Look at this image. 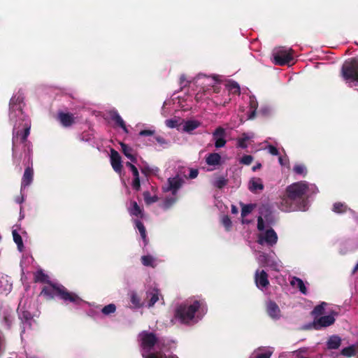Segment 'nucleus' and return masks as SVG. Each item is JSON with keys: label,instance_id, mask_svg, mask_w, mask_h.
Listing matches in <instances>:
<instances>
[{"label": "nucleus", "instance_id": "obj_18", "mask_svg": "<svg viewBox=\"0 0 358 358\" xmlns=\"http://www.w3.org/2000/svg\"><path fill=\"white\" fill-rule=\"evenodd\" d=\"M110 159L111 166L114 171L117 173H121L122 169V165L121 157L118 152H117L114 149H111Z\"/></svg>", "mask_w": 358, "mask_h": 358}, {"label": "nucleus", "instance_id": "obj_60", "mask_svg": "<svg viewBox=\"0 0 358 358\" xmlns=\"http://www.w3.org/2000/svg\"><path fill=\"white\" fill-rule=\"evenodd\" d=\"M278 162L281 166H285L287 164V160L282 157H278Z\"/></svg>", "mask_w": 358, "mask_h": 358}, {"label": "nucleus", "instance_id": "obj_48", "mask_svg": "<svg viewBox=\"0 0 358 358\" xmlns=\"http://www.w3.org/2000/svg\"><path fill=\"white\" fill-rule=\"evenodd\" d=\"M253 159L254 158L252 155H245L240 159L239 162L241 164L248 166L252 162Z\"/></svg>", "mask_w": 358, "mask_h": 358}, {"label": "nucleus", "instance_id": "obj_38", "mask_svg": "<svg viewBox=\"0 0 358 358\" xmlns=\"http://www.w3.org/2000/svg\"><path fill=\"white\" fill-rule=\"evenodd\" d=\"M332 210L338 214L346 213L348 210H350L348 206L341 202H336L334 203Z\"/></svg>", "mask_w": 358, "mask_h": 358}, {"label": "nucleus", "instance_id": "obj_7", "mask_svg": "<svg viewBox=\"0 0 358 358\" xmlns=\"http://www.w3.org/2000/svg\"><path fill=\"white\" fill-rule=\"evenodd\" d=\"M341 76L350 87L358 90V58L345 62L341 69Z\"/></svg>", "mask_w": 358, "mask_h": 358}, {"label": "nucleus", "instance_id": "obj_20", "mask_svg": "<svg viewBox=\"0 0 358 358\" xmlns=\"http://www.w3.org/2000/svg\"><path fill=\"white\" fill-rule=\"evenodd\" d=\"M255 134L253 132H245L238 137L236 140V147L242 149H246L248 147V142L255 138Z\"/></svg>", "mask_w": 358, "mask_h": 358}, {"label": "nucleus", "instance_id": "obj_39", "mask_svg": "<svg viewBox=\"0 0 358 358\" xmlns=\"http://www.w3.org/2000/svg\"><path fill=\"white\" fill-rule=\"evenodd\" d=\"M327 306V303L326 302H322L314 308L312 311V315L314 316L315 319L323 314Z\"/></svg>", "mask_w": 358, "mask_h": 358}, {"label": "nucleus", "instance_id": "obj_37", "mask_svg": "<svg viewBox=\"0 0 358 358\" xmlns=\"http://www.w3.org/2000/svg\"><path fill=\"white\" fill-rule=\"evenodd\" d=\"M227 181L224 176H218L213 178L211 183L214 187L221 189L227 184Z\"/></svg>", "mask_w": 358, "mask_h": 358}, {"label": "nucleus", "instance_id": "obj_62", "mask_svg": "<svg viewBox=\"0 0 358 358\" xmlns=\"http://www.w3.org/2000/svg\"><path fill=\"white\" fill-rule=\"evenodd\" d=\"M158 171H159V169L157 166H152L150 168V173L157 174V173H158Z\"/></svg>", "mask_w": 358, "mask_h": 358}, {"label": "nucleus", "instance_id": "obj_57", "mask_svg": "<svg viewBox=\"0 0 358 358\" xmlns=\"http://www.w3.org/2000/svg\"><path fill=\"white\" fill-rule=\"evenodd\" d=\"M87 314V315H88V316H90V317H92V318H94V319H96V317H97V316H98V315H99V314H98V313H96V312L94 310H93V309H90V310H89Z\"/></svg>", "mask_w": 358, "mask_h": 358}, {"label": "nucleus", "instance_id": "obj_43", "mask_svg": "<svg viewBox=\"0 0 358 358\" xmlns=\"http://www.w3.org/2000/svg\"><path fill=\"white\" fill-rule=\"evenodd\" d=\"M131 303L134 306V308H138L142 306L141 299L136 292H131L130 295Z\"/></svg>", "mask_w": 358, "mask_h": 358}, {"label": "nucleus", "instance_id": "obj_6", "mask_svg": "<svg viewBox=\"0 0 358 358\" xmlns=\"http://www.w3.org/2000/svg\"><path fill=\"white\" fill-rule=\"evenodd\" d=\"M183 183V178L178 174L167 180L166 183L162 187V189L164 192H171V196H166L164 199L163 203L161 204L162 208L165 210L169 209L176 203L178 199L176 194L182 186Z\"/></svg>", "mask_w": 358, "mask_h": 358}, {"label": "nucleus", "instance_id": "obj_23", "mask_svg": "<svg viewBox=\"0 0 358 358\" xmlns=\"http://www.w3.org/2000/svg\"><path fill=\"white\" fill-rule=\"evenodd\" d=\"M34 171L31 167H27L22 178L21 183V192L24 191L27 187H28L33 180Z\"/></svg>", "mask_w": 358, "mask_h": 358}, {"label": "nucleus", "instance_id": "obj_9", "mask_svg": "<svg viewBox=\"0 0 358 358\" xmlns=\"http://www.w3.org/2000/svg\"><path fill=\"white\" fill-rule=\"evenodd\" d=\"M257 242L263 246L273 247L278 242V235L271 227H263L258 229Z\"/></svg>", "mask_w": 358, "mask_h": 358}, {"label": "nucleus", "instance_id": "obj_51", "mask_svg": "<svg viewBox=\"0 0 358 358\" xmlns=\"http://www.w3.org/2000/svg\"><path fill=\"white\" fill-rule=\"evenodd\" d=\"M266 150L271 155H272L273 156H277L279 155V152H278V149L272 145H268L266 147Z\"/></svg>", "mask_w": 358, "mask_h": 358}, {"label": "nucleus", "instance_id": "obj_19", "mask_svg": "<svg viewBox=\"0 0 358 358\" xmlns=\"http://www.w3.org/2000/svg\"><path fill=\"white\" fill-rule=\"evenodd\" d=\"M273 353V348H259L251 354L249 358H270Z\"/></svg>", "mask_w": 358, "mask_h": 358}, {"label": "nucleus", "instance_id": "obj_15", "mask_svg": "<svg viewBox=\"0 0 358 358\" xmlns=\"http://www.w3.org/2000/svg\"><path fill=\"white\" fill-rule=\"evenodd\" d=\"M146 299L148 300L147 306L148 308L152 307L157 301L163 300L159 289L156 287L150 288L147 291Z\"/></svg>", "mask_w": 358, "mask_h": 358}, {"label": "nucleus", "instance_id": "obj_1", "mask_svg": "<svg viewBox=\"0 0 358 358\" xmlns=\"http://www.w3.org/2000/svg\"><path fill=\"white\" fill-rule=\"evenodd\" d=\"M318 192L317 187L313 183L305 180L293 182L286 187L278 208L285 213L306 211Z\"/></svg>", "mask_w": 358, "mask_h": 358}, {"label": "nucleus", "instance_id": "obj_47", "mask_svg": "<svg viewBox=\"0 0 358 358\" xmlns=\"http://www.w3.org/2000/svg\"><path fill=\"white\" fill-rule=\"evenodd\" d=\"M35 279L38 282H47L48 281V276L42 270H39L35 273Z\"/></svg>", "mask_w": 358, "mask_h": 358}, {"label": "nucleus", "instance_id": "obj_35", "mask_svg": "<svg viewBox=\"0 0 358 358\" xmlns=\"http://www.w3.org/2000/svg\"><path fill=\"white\" fill-rule=\"evenodd\" d=\"M120 145H121V148H122V152L124 153V155L129 159L131 160V162H134V163H136V157L135 156L133 155L132 152V149L128 146L127 145L123 143H120Z\"/></svg>", "mask_w": 358, "mask_h": 358}, {"label": "nucleus", "instance_id": "obj_34", "mask_svg": "<svg viewBox=\"0 0 358 358\" xmlns=\"http://www.w3.org/2000/svg\"><path fill=\"white\" fill-rule=\"evenodd\" d=\"M341 343V339L338 336H331L329 337L327 342V345L329 349L335 350L338 349Z\"/></svg>", "mask_w": 358, "mask_h": 358}, {"label": "nucleus", "instance_id": "obj_33", "mask_svg": "<svg viewBox=\"0 0 358 358\" xmlns=\"http://www.w3.org/2000/svg\"><path fill=\"white\" fill-rule=\"evenodd\" d=\"M258 107V102L257 101V99L254 96H249V114H248V119H252L255 115L256 110Z\"/></svg>", "mask_w": 358, "mask_h": 358}, {"label": "nucleus", "instance_id": "obj_11", "mask_svg": "<svg viewBox=\"0 0 358 358\" xmlns=\"http://www.w3.org/2000/svg\"><path fill=\"white\" fill-rule=\"evenodd\" d=\"M293 59L291 49L282 48L273 53V62L278 65L289 64Z\"/></svg>", "mask_w": 358, "mask_h": 358}, {"label": "nucleus", "instance_id": "obj_36", "mask_svg": "<svg viewBox=\"0 0 358 358\" xmlns=\"http://www.w3.org/2000/svg\"><path fill=\"white\" fill-rule=\"evenodd\" d=\"M134 224L145 245L147 243L146 230L143 224L138 220H135Z\"/></svg>", "mask_w": 358, "mask_h": 358}, {"label": "nucleus", "instance_id": "obj_54", "mask_svg": "<svg viewBox=\"0 0 358 358\" xmlns=\"http://www.w3.org/2000/svg\"><path fill=\"white\" fill-rule=\"evenodd\" d=\"M155 134V130L144 129L139 132V135L142 136H152Z\"/></svg>", "mask_w": 358, "mask_h": 358}, {"label": "nucleus", "instance_id": "obj_25", "mask_svg": "<svg viewBox=\"0 0 358 358\" xmlns=\"http://www.w3.org/2000/svg\"><path fill=\"white\" fill-rule=\"evenodd\" d=\"M141 262L145 267L154 268L158 265L159 261L156 257L147 254L141 256Z\"/></svg>", "mask_w": 358, "mask_h": 358}, {"label": "nucleus", "instance_id": "obj_30", "mask_svg": "<svg viewBox=\"0 0 358 358\" xmlns=\"http://www.w3.org/2000/svg\"><path fill=\"white\" fill-rule=\"evenodd\" d=\"M221 156L217 152L210 153L206 157V162L209 166H216L221 164Z\"/></svg>", "mask_w": 358, "mask_h": 358}, {"label": "nucleus", "instance_id": "obj_2", "mask_svg": "<svg viewBox=\"0 0 358 358\" xmlns=\"http://www.w3.org/2000/svg\"><path fill=\"white\" fill-rule=\"evenodd\" d=\"M24 94L19 90L11 97L9 102V121L13 125V156L16 155L18 143H24L29 134L31 121L23 112Z\"/></svg>", "mask_w": 358, "mask_h": 358}, {"label": "nucleus", "instance_id": "obj_41", "mask_svg": "<svg viewBox=\"0 0 358 358\" xmlns=\"http://www.w3.org/2000/svg\"><path fill=\"white\" fill-rule=\"evenodd\" d=\"M143 198L147 205H150L158 201V197L156 194L151 196L150 193L148 191L143 192Z\"/></svg>", "mask_w": 358, "mask_h": 358}, {"label": "nucleus", "instance_id": "obj_61", "mask_svg": "<svg viewBox=\"0 0 358 358\" xmlns=\"http://www.w3.org/2000/svg\"><path fill=\"white\" fill-rule=\"evenodd\" d=\"M261 167H262V164L261 163H257L256 165L252 166V171H256L258 169H260Z\"/></svg>", "mask_w": 358, "mask_h": 358}, {"label": "nucleus", "instance_id": "obj_55", "mask_svg": "<svg viewBox=\"0 0 358 358\" xmlns=\"http://www.w3.org/2000/svg\"><path fill=\"white\" fill-rule=\"evenodd\" d=\"M199 171L197 169H191L189 170V173L188 178L190 179H194L198 176Z\"/></svg>", "mask_w": 358, "mask_h": 358}, {"label": "nucleus", "instance_id": "obj_28", "mask_svg": "<svg viewBox=\"0 0 358 358\" xmlns=\"http://www.w3.org/2000/svg\"><path fill=\"white\" fill-rule=\"evenodd\" d=\"M290 284L292 286L297 288L300 292L304 295L308 294V290L306 286L305 282L298 277H292L290 280Z\"/></svg>", "mask_w": 358, "mask_h": 358}, {"label": "nucleus", "instance_id": "obj_10", "mask_svg": "<svg viewBox=\"0 0 358 358\" xmlns=\"http://www.w3.org/2000/svg\"><path fill=\"white\" fill-rule=\"evenodd\" d=\"M275 222V219L271 209L267 206H262L257 219V229H262L263 227H271V226Z\"/></svg>", "mask_w": 358, "mask_h": 358}, {"label": "nucleus", "instance_id": "obj_3", "mask_svg": "<svg viewBox=\"0 0 358 358\" xmlns=\"http://www.w3.org/2000/svg\"><path fill=\"white\" fill-rule=\"evenodd\" d=\"M207 311L205 300L194 296L186 299L176 307L175 318L181 324L194 325L203 319Z\"/></svg>", "mask_w": 358, "mask_h": 358}, {"label": "nucleus", "instance_id": "obj_46", "mask_svg": "<svg viewBox=\"0 0 358 358\" xmlns=\"http://www.w3.org/2000/svg\"><path fill=\"white\" fill-rule=\"evenodd\" d=\"M356 352H357L356 346L352 345L349 347L344 348L341 351V354L343 356L349 357H352V356L355 355L356 354Z\"/></svg>", "mask_w": 358, "mask_h": 358}, {"label": "nucleus", "instance_id": "obj_22", "mask_svg": "<svg viewBox=\"0 0 358 358\" xmlns=\"http://www.w3.org/2000/svg\"><path fill=\"white\" fill-rule=\"evenodd\" d=\"M126 166L130 169L133 175L131 186L134 189L138 191L141 187L138 171L137 168L131 162H127Z\"/></svg>", "mask_w": 358, "mask_h": 358}, {"label": "nucleus", "instance_id": "obj_13", "mask_svg": "<svg viewBox=\"0 0 358 358\" xmlns=\"http://www.w3.org/2000/svg\"><path fill=\"white\" fill-rule=\"evenodd\" d=\"M336 315V313L335 312H331L329 315L315 318L310 326L315 330H320L322 328L329 327L334 323Z\"/></svg>", "mask_w": 358, "mask_h": 358}, {"label": "nucleus", "instance_id": "obj_40", "mask_svg": "<svg viewBox=\"0 0 358 358\" xmlns=\"http://www.w3.org/2000/svg\"><path fill=\"white\" fill-rule=\"evenodd\" d=\"M116 310V306L114 303H110L103 307L101 309V312L103 315L108 316L113 313H115Z\"/></svg>", "mask_w": 358, "mask_h": 358}, {"label": "nucleus", "instance_id": "obj_32", "mask_svg": "<svg viewBox=\"0 0 358 358\" xmlns=\"http://www.w3.org/2000/svg\"><path fill=\"white\" fill-rule=\"evenodd\" d=\"M225 86L229 94H240V85L237 82L229 80L226 83Z\"/></svg>", "mask_w": 358, "mask_h": 358}, {"label": "nucleus", "instance_id": "obj_63", "mask_svg": "<svg viewBox=\"0 0 358 358\" xmlns=\"http://www.w3.org/2000/svg\"><path fill=\"white\" fill-rule=\"evenodd\" d=\"M238 208L235 206H231V213L233 214H236V213H238Z\"/></svg>", "mask_w": 358, "mask_h": 358}, {"label": "nucleus", "instance_id": "obj_12", "mask_svg": "<svg viewBox=\"0 0 358 358\" xmlns=\"http://www.w3.org/2000/svg\"><path fill=\"white\" fill-rule=\"evenodd\" d=\"M193 82L197 85H201L203 90L206 87L211 86L213 91L217 92V87L215 85L218 82L217 76H208L200 73L193 79Z\"/></svg>", "mask_w": 358, "mask_h": 358}, {"label": "nucleus", "instance_id": "obj_53", "mask_svg": "<svg viewBox=\"0 0 358 358\" xmlns=\"http://www.w3.org/2000/svg\"><path fill=\"white\" fill-rule=\"evenodd\" d=\"M152 166H150L147 163H143V165L141 166V170L143 173H144L145 176H148V174H150V168Z\"/></svg>", "mask_w": 358, "mask_h": 358}, {"label": "nucleus", "instance_id": "obj_14", "mask_svg": "<svg viewBox=\"0 0 358 358\" xmlns=\"http://www.w3.org/2000/svg\"><path fill=\"white\" fill-rule=\"evenodd\" d=\"M255 280L257 287L264 291L269 285V281L268 279V274L264 270L257 269L255 272Z\"/></svg>", "mask_w": 358, "mask_h": 358}, {"label": "nucleus", "instance_id": "obj_29", "mask_svg": "<svg viewBox=\"0 0 358 358\" xmlns=\"http://www.w3.org/2000/svg\"><path fill=\"white\" fill-rule=\"evenodd\" d=\"M110 118L115 122L117 126L121 127L125 133L127 134L129 132L124 121L117 110L110 111Z\"/></svg>", "mask_w": 358, "mask_h": 358}, {"label": "nucleus", "instance_id": "obj_56", "mask_svg": "<svg viewBox=\"0 0 358 358\" xmlns=\"http://www.w3.org/2000/svg\"><path fill=\"white\" fill-rule=\"evenodd\" d=\"M155 138L156 141L162 145L167 144V141L162 136H155Z\"/></svg>", "mask_w": 358, "mask_h": 358}, {"label": "nucleus", "instance_id": "obj_5", "mask_svg": "<svg viewBox=\"0 0 358 358\" xmlns=\"http://www.w3.org/2000/svg\"><path fill=\"white\" fill-rule=\"evenodd\" d=\"M138 340L143 358H178L176 355L162 352V342L153 332L143 331L139 333Z\"/></svg>", "mask_w": 358, "mask_h": 358}, {"label": "nucleus", "instance_id": "obj_42", "mask_svg": "<svg viewBox=\"0 0 358 358\" xmlns=\"http://www.w3.org/2000/svg\"><path fill=\"white\" fill-rule=\"evenodd\" d=\"M293 171L296 175L305 176L307 174L306 167L301 164H295L293 167Z\"/></svg>", "mask_w": 358, "mask_h": 358}, {"label": "nucleus", "instance_id": "obj_45", "mask_svg": "<svg viewBox=\"0 0 358 358\" xmlns=\"http://www.w3.org/2000/svg\"><path fill=\"white\" fill-rule=\"evenodd\" d=\"M252 209H253V206L251 205V204L244 205L242 207V209H241V216L243 217L242 222L243 224L249 222L247 220L244 219V217H245L249 213H250L252 212Z\"/></svg>", "mask_w": 358, "mask_h": 358}, {"label": "nucleus", "instance_id": "obj_8", "mask_svg": "<svg viewBox=\"0 0 358 358\" xmlns=\"http://www.w3.org/2000/svg\"><path fill=\"white\" fill-rule=\"evenodd\" d=\"M256 259L261 266H268L275 271H280L282 268V262L273 252V254H266L264 252H258Z\"/></svg>", "mask_w": 358, "mask_h": 358}, {"label": "nucleus", "instance_id": "obj_4", "mask_svg": "<svg viewBox=\"0 0 358 358\" xmlns=\"http://www.w3.org/2000/svg\"><path fill=\"white\" fill-rule=\"evenodd\" d=\"M47 299L57 297L65 306L71 305L73 308L78 309L84 304L91 303L83 300L76 293L69 291L64 286L57 283H48L44 286L41 292Z\"/></svg>", "mask_w": 358, "mask_h": 358}, {"label": "nucleus", "instance_id": "obj_16", "mask_svg": "<svg viewBox=\"0 0 358 358\" xmlns=\"http://www.w3.org/2000/svg\"><path fill=\"white\" fill-rule=\"evenodd\" d=\"M226 132L225 129L222 127H217L213 133V138L215 141V147L216 148H221L226 145Z\"/></svg>", "mask_w": 358, "mask_h": 358}, {"label": "nucleus", "instance_id": "obj_21", "mask_svg": "<svg viewBox=\"0 0 358 358\" xmlns=\"http://www.w3.org/2000/svg\"><path fill=\"white\" fill-rule=\"evenodd\" d=\"M266 308L268 315L273 320H277L280 318V310L276 303L272 301H268L266 303Z\"/></svg>", "mask_w": 358, "mask_h": 358}, {"label": "nucleus", "instance_id": "obj_49", "mask_svg": "<svg viewBox=\"0 0 358 358\" xmlns=\"http://www.w3.org/2000/svg\"><path fill=\"white\" fill-rule=\"evenodd\" d=\"M222 223L227 230H229L231 227V221L228 216H224L222 219Z\"/></svg>", "mask_w": 358, "mask_h": 358}, {"label": "nucleus", "instance_id": "obj_44", "mask_svg": "<svg viewBox=\"0 0 358 358\" xmlns=\"http://www.w3.org/2000/svg\"><path fill=\"white\" fill-rule=\"evenodd\" d=\"M13 241L17 245V248L20 251H22L24 245L21 236L17 232L16 230L13 231Z\"/></svg>", "mask_w": 358, "mask_h": 358}, {"label": "nucleus", "instance_id": "obj_50", "mask_svg": "<svg viewBox=\"0 0 358 358\" xmlns=\"http://www.w3.org/2000/svg\"><path fill=\"white\" fill-rule=\"evenodd\" d=\"M92 139V135L90 133H83L79 136V140L84 142H90Z\"/></svg>", "mask_w": 358, "mask_h": 358}, {"label": "nucleus", "instance_id": "obj_17", "mask_svg": "<svg viewBox=\"0 0 358 358\" xmlns=\"http://www.w3.org/2000/svg\"><path fill=\"white\" fill-rule=\"evenodd\" d=\"M17 313L19 315V317L20 320L24 321V324H28L30 325L29 321L32 318V314L26 307V300L22 299L20 301Z\"/></svg>", "mask_w": 358, "mask_h": 358}, {"label": "nucleus", "instance_id": "obj_24", "mask_svg": "<svg viewBox=\"0 0 358 358\" xmlns=\"http://www.w3.org/2000/svg\"><path fill=\"white\" fill-rule=\"evenodd\" d=\"M248 189L252 193H257L264 189L262 180L259 178H252L248 182Z\"/></svg>", "mask_w": 358, "mask_h": 358}, {"label": "nucleus", "instance_id": "obj_52", "mask_svg": "<svg viewBox=\"0 0 358 358\" xmlns=\"http://www.w3.org/2000/svg\"><path fill=\"white\" fill-rule=\"evenodd\" d=\"M165 123L169 128H175L178 127V121L174 119L166 120Z\"/></svg>", "mask_w": 358, "mask_h": 358}, {"label": "nucleus", "instance_id": "obj_27", "mask_svg": "<svg viewBox=\"0 0 358 358\" xmlns=\"http://www.w3.org/2000/svg\"><path fill=\"white\" fill-rule=\"evenodd\" d=\"M58 119L60 123L65 127H70L74 122V116L69 113H59Z\"/></svg>", "mask_w": 358, "mask_h": 358}, {"label": "nucleus", "instance_id": "obj_58", "mask_svg": "<svg viewBox=\"0 0 358 358\" xmlns=\"http://www.w3.org/2000/svg\"><path fill=\"white\" fill-rule=\"evenodd\" d=\"M20 194H21V196H17L15 199V201L17 203H22L24 201V194L23 193V191L22 192L20 191Z\"/></svg>", "mask_w": 358, "mask_h": 358}, {"label": "nucleus", "instance_id": "obj_31", "mask_svg": "<svg viewBox=\"0 0 358 358\" xmlns=\"http://www.w3.org/2000/svg\"><path fill=\"white\" fill-rule=\"evenodd\" d=\"M201 125V122L198 120H190L184 122L182 124V130L187 133H190L194 129H197Z\"/></svg>", "mask_w": 358, "mask_h": 358}, {"label": "nucleus", "instance_id": "obj_64", "mask_svg": "<svg viewBox=\"0 0 358 358\" xmlns=\"http://www.w3.org/2000/svg\"><path fill=\"white\" fill-rule=\"evenodd\" d=\"M202 98V94H200L199 92H198L196 96H195V99H196L197 101H200Z\"/></svg>", "mask_w": 358, "mask_h": 358}, {"label": "nucleus", "instance_id": "obj_26", "mask_svg": "<svg viewBox=\"0 0 358 358\" xmlns=\"http://www.w3.org/2000/svg\"><path fill=\"white\" fill-rule=\"evenodd\" d=\"M127 210L131 216L141 218L143 216V211L135 201H131L128 206Z\"/></svg>", "mask_w": 358, "mask_h": 358}, {"label": "nucleus", "instance_id": "obj_59", "mask_svg": "<svg viewBox=\"0 0 358 358\" xmlns=\"http://www.w3.org/2000/svg\"><path fill=\"white\" fill-rule=\"evenodd\" d=\"M231 99L230 98H226L224 99V100L223 101H220L219 100H215V103L217 104V105H226L227 103H228L229 101H230Z\"/></svg>", "mask_w": 358, "mask_h": 358}]
</instances>
